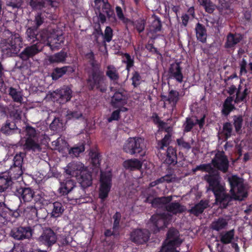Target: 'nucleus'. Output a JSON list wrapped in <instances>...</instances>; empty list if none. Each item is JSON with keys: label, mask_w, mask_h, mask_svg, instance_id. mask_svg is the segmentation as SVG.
Returning <instances> with one entry per match:
<instances>
[{"label": "nucleus", "mask_w": 252, "mask_h": 252, "mask_svg": "<svg viewBox=\"0 0 252 252\" xmlns=\"http://www.w3.org/2000/svg\"><path fill=\"white\" fill-rule=\"evenodd\" d=\"M67 57V53L63 50H61L60 52L50 56L49 57L48 60L51 63H63L65 62Z\"/></svg>", "instance_id": "obj_32"}, {"label": "nucleus", "mask_w": 252, "mask_h": 252, "mask_svg": "<svg viewBox=\"0 0 252 252\" xmlns=\"http://www.w3.org/2000/svg\"><path fill=\"white\" fill-rule=\"evenodd\" d=\"M234 101L233 96H228L224 100L221 110V113L224 116H228L231 111L235 109L232 101Z\"/></svg>", "instance_id": "obj_28"}, {"label": "nucleus", "mask_w": 252, "mask_h": 252, "mask_svg": "<svg viewBox=\"0 0 252 252\" xmlns=\"http://www.w3.org/2000/svg\"><path fill=\"white\" fill-rule=\"evenodd\" d=\"M112 176L111 172H102L100 178L99 198L104 201L108 196L112 187Z\"/></svg>", "instance_id": "obj_8"}, {"label": "nucleus", "mask_w": 252, "mask_h": 252, "mask_svg": "<svg viewBox=\"0 0 252 252\" xmlns=\"http://www.w3.org/2000/svg\"><path fill=\"white\" fill-rule=\"evenodd\" d=\"M228 181L230 186V192L232 200H241L247 197L243 178L236 175H233L228 178Z\"/></svg>", "instance_id": "obj_6"}, {"label": "nucleus", "mask_w": 252, "mask_h": 252, "mask_svg": "<svg viewBox=\"0 0 252 252\" xmlns=\"http://www.w3.org/2000/svg\"><path fill=\"white\" fill-rule=\"evenodd\" d=\"M39 241L42 244L49 248H51L57 241V233L50 227H46L39 237Z\"/></svg>", "instance_id": "obj_14"}, {"label": "nucleus", "mask_w": 252, "mask_h": 252, "mask_svg": "<svg viewBox=\"0 0 252 252\" xmlns=\"http://www.w3.org/2000/svg\"><path fill=\"white\" fill-rule=\"evenodd\" d=\"M65 172L68 175L76 177L83 189L92 184V175L85 170L84 164L80 161H73L68 163L65 169Z\"/></svg>", "instance_id": "obj_3"}, {"label": "nucleus", "mask_w": 252, "mask_h": 252, "mask_svg": "<svg viewBox=\"0 0 252 252\" xmlns=\"http://www.w3.org/2000/svg\"><path fill=\"white\" fill-rule=\"evenodd\" d=\"M64 208L62 204L58 201H56L53 204V209L51 213L52 217L58 218L62 215L64 212Z\"/></svg>", "instance_id": "obj_38"}, {"label": "nucleus", "mask_w": 252, "mask_h": 252, "mask_svg": "<svg viewBox=\"0 0 252 252\" xmlns=\"http://www.w3.org/2000/svg\"><path fill=\"white\" fill-rule=\"evenodd\" d=\"M8 94L14 102L20 103L22 102L23 100L22 94L15 88L10 87L8 90Z\"/></svg>", "instance_id": "obj_39"}, {"label": "nucleus", "mask_w": 252, "mask_h": 252, "mask_svg": "<svg viewBox=\"0 0 252 252\" xmlns=\"http://www.w3.org/2000/svg\"><path fill=\"white\" fill-rule=\"evenodd\" d=\"M92 163L93 166L95 168H98L100 165V155L96 152H92L91 155Z\"/></svg>", "instance_id": "obj_52"}, {"label": "nucleus", "mask_w": 252, "mask_h": 252, "mask_svg": "<svg viewBox=\"0 0 252 252\" xmlns=\"http://www.w3.org/2000/svg\"><path fill=\"white\" fill-rule=\"evenodd\" d=\"M114 219V223L113 225V229L114 230L118 228L120 224V222L121 219V214L120 212H117L113 216Z\"/></svg>", "instance_id": "obj_64"}, {"label": "nucleus", "mask_w": 252, "mask_h": 252, "mask_svg": "<svg viewBox=\"0 0 252 252\" xmlns=\"http://www.w3.org/2000/svg\"><path fill=\"white\" fill-rule=\"evenodd\" d=\"M153 20L150 26V30L153 32H160L162 28L161 21L159 18L156 15L153 17Z\"/></svg>", "instance_id": "obj_37"}, {"label": "nucleus", "mask_w": 252, "mask_h": 252, "mask_svg": "<svg viewBox=\"0 0 252 252\" xmlns=\"http://www.w3.org/2000/svg\"><path fill=\"white\" fill-rule=\"evenodd\" d=\"M130 239L136 244H142V229L133 230L130 233Z\"/></svg>", "instance_id": "obj_43"}, {"label": "nucleus", "mask_w": 252, "mask_h": 252, "mask_svg": "<svg viewBox=\"0 0 252 252\" xmlns=\"http://www.w3.org/2000/svg\"><path fill=\"white\" fill-rule=\"evenodd\" d=\"M175 175L173 174H167L158 179V181L161 183L164 182L171 183L174 181Z\"/></svg>", "instance_id": "obj_63"}, {"label": "nucleus", "mask_w": 252, "mask_h": 252, "mask_svg": "<svg viewBox=\"0 0 252 252\" xmlns=\"http://www.w3.org/2000/svg\"><path fill=\"white\" fill-rule=\"evenodd\" d=\"M89 63L92 68L87 71V87L91 91H97L101 93H106L108 84L104 72L100 68V64L96 63L95 59L93 61H90Z\"/></svg>", "instance_id": "obj_2"}, {"label": "nucleus", "mask_w": 252, "mask_h": 252, "mask_svg": "<svg viewBox=\"0 0 252 252\" xmlns=\"http://www.w3.org/2000/svg\"><path fill=\"white\" fill-rule=\"evenodd\" d=\"M250 93V91L249 90L247 85L245 84V89L242 93L240 94H236V97L234 99L235 103L238 104L242 102H246L247 97L248 96Z\"/></svg>", "instance_id": "obj_42"}, {"label": "nucleus", "mask_w": 252, "mask_h": 252, "mask_svg": "<svg viewBox=\"0 0 252 252\" xmlns=\"http://www.w3.org/2000/svg\"><path fill=\"white\" fill-rule=\"evenodd\" d=\"M106 75L114 84H117L120 78L118 70L113 65L107 66Z\"/></svg>", "instance_id": "obj_29"}, {"label": "nucleus", "mask_w": 252, "mask_h": 252, "mask_svg": "<svg viewBox=\"0 0 252 252\" xmlns=\"http://www.w3.org/2000/svg\"><path fill=\"white\" fill-rule=\"evenodd\" d=\"M166 210L174 215L183 213L186 211V207L178 202H171L166 206Z\"/></svg>", "instance_id": "obj_31"}, {"label": "nucleus", "mask_w": 252, "mask_h": 252, "mask_svg": "<svg viewBox=\"0 0 252 252\" xmlns=\"http://www.w3.org/2000/svg\"><path fill=\"white\" fill-rule=\"evenodd\" d=\"M103 14H105L108 19L114 18L115 17L114 11L111 9L110 4L108 2H104L102 7Z\"/></svg>", "instance_id": "obj_47"}, {"label": "nucleus", "mask_w": 252, "mask_h": 252, "mask_svg": "<svg viewBox=\"0 0 252 252\" xmlns=\"http://www.w3.org/2000/svg\"><path fill=\"white\" fill-rule=\"evenodd\" d=\"M8 172L11 174V175L13 174L15 178H18L23 173L22 167L11 166Z\"/></svg>", "instance_id": "obj_55"}, {"label": "nucleus", "mask_w": 252, "mask_h": 252, "mask_svg": "<svg viewBox=\"0 0 252 252\" xmlns=\"http://www.w3.org/2000/svg\"><path fill=\"white\" fill-rule=\"evenodd\" d=\"M13 184L12 177L8 172L0 173V192L8 189Z\"/></svg>", "instance_id": "obj_26"}, {"label": "nucleus", "mask_w": 252, "mask_h": 252, "mask_svg": "<svg viewBox=\"0 0 252 252\" xmlns=\"http://www.w3.org/2000/svg\"><path fill=\"white\" fill-rule=\"evenodd\" d=\"M102 35L103 37V42L105 44L106 42H110L112 40L113 36V31L112 29L109 26H107L105 29L103 35Z\"/></svg>", "instance_id": "obj_49"}, {"label": "nucleus", "mask_w": 252, "mask_h": 252, "mask_svg": "<svg viewBox=\"0 0 252 252\" xmlns=\"http://www.w3.org/2000/svg\"><path fill=\"white\" fill-rule=\"evenodd\" d=\"M24 213L27 217L34 218L37 217V210L34 205L26 206L24 210Z\"/></svg>", "instance_id": "obj_45"}, {"label": "nucleus", "mask_w": 252, "mask_h": 252, "mask_svg": "<svg viewBox=\"0 0 252 252\" xmlns=\"http://www.w3.org/2000/svg\"><path fill=\"white\" fill-rule=\"evenodd\" d=\"M227 224L228 222L225 219L220 217L213 221L211 224V228L214 230L219 231L224 229L227 225Z\"/></svg>", "instance_id": "obj_36"}, {"label": "nucleus", "mask_w": 252, "mask_h": 252, "mask_svg": "<svg viewBox=\"0 0 252 252\" xmlns=\"http://www.w3.org/2000/svg\"><path fill=\"white\" fill-rule=\"evenodd\" d=\"M195 31L197 40L202 43H206L207 32L205 26L199 22L197 23L195 26Z\"/></svg>", "instance_id": "obj_27"}, {"label": "nucleus", "mask_w": 252, "mask_h": 252, "mask_svg": "<svg viewBox=\"0 0 252 252\" xmlns=\"http://www.w3.org/2000/svg\"><path fill=\"white\" fill-rule=\"evenodd\" d=\"M154 123L158 125L159 129H162L164 126L166 125V123L161 121L156 113H154L151 117Z\"/></svg>", "instance_id": "obj_54"}, {"label": "nucleus", "mask_w": 252, "mask_h": 252, "mask_svg": "<svg viewBox=\"0 0 252 252\" xmlns=\"http://www.w3.org/2000/svg\"><path fill=\"white\" fill-rule=\"evenodd\" d=\"M197 1L207 13L211 14L215 10V5L211 0H197Z\"/></svg>", "instance_id": "obj_41"}, {"label": "nucleus", "mask_w": 252, "mask_h": 252, "mask_svg": "<svg viewBox=\"0 0 252 252\" xmlns=\"http://www.w3.org/2000/svg\"><path fill=\"white\" fill-rule=\"evenodd\" d=\"M183 95L184 94L182 95L177 90L169 89L168 95H163L162 98L171 104L173 110L176 108L177 104L179 101L180 97Z\"/></svg>", "instance_id": "obj_22"}, {"label": "nucleus", "mask_w": 252, "mask_h": 252, "mask_svg": "<svg viewBox=\"0 0 252 252\" xmlns=\"http://www.w3.org/2000/svg\"><path fill=\"white\" fill-rule=\"evenodd\" d=\"M24 154L20 153L16 154L13 158V164L12 166L22 167Z\"/></svg>", "instance_id": "obj_57"}, {"label": "nucleus", "mask_w": 252, "mask_h": 252, "mask_svg": "<svg viewBox=\"0 0 252 252\" xmlns=\"http://www.w3.org/2000/svg\"><path fill=\"white\" fill-rule=\"evenodd\" d=\"M72 91L70 87L63 86L62 88L54 92L53 97L60 104H64L69 101L72 97Z\"/></svg>", "instance_id": "obj_16"}, {"label": "nucleus", "mask_w": 252, "mask_h": 252, "mask_svg": "<svg viewBox=\"0 0 252 252\" xmlns=\"http://www.w3.org/2000/svg\"><path fill=\"white\" fill-rule=\"evenodd\" d=\"M19 209L12 210L4 202H0V227L12 221V219H17L20 216Z\"/></svg>", "instance_id": "obj_7"}, {"label": "nucleus", "mask_w": 252, "mask_h": 252, "mask_svg": "<svg viewBox=\"0 0 252 252\" xmlns=\"http://www.w3.org/2000/svg\"><path fill=\"white\" fill-rule=\"evenodd\" d=\"M196 123L190 117H187L186 121L183 125V131L184 132H189L191 130Z\"/></svg>", "instance_id": "obj_51"}, {"label": "nucleus", "mask_w": 252, "mask_h": 252, "mask_svg": "<svg viewBox=\"0 0 252 252\" xmlns=\"http://www.w3.org/2000/svg\"><path fill=\"white\" fill-rule=\"evenodd\" d=\"M76 183L71 179H67L60 183L58 189L59 193L62 195H67L75 187Z\"/></svg>", "instance_id": "obj_25"}, {"label": "nucleus", "mask_w": 252, "mask_h": 252, "mask_svg": "<svg viewBox=\"0 0 252 252\" xmlns=\"http://www.w3.org/2000/svg\"><path fill=\"white\" fill-rule=\"evenodd\" d=\"M177 150L175 148L169 146L166 151V158L165 162L169 165H175L177 163Z\"/></svg>", "instance_id": "obj_30"}, {"label": "nucleus", "mask_w": 252, "mask_h": 252, "mask_svg": "<svg viewBox=\"0 0 252 252\" xmlns=\"http://www.w3.org/2000/svg\"><path fill=\"white\" fill-rule=\"evenodd\" d=\"M211 163L214 168L224 173L228 171L229 161L223 151L217 152L212 159Z\"/></svg>", "instance_id": "obj_9"}, {"label": "nucleus", "mask_w": 252, "mask_h": 252, "mask_svg": "<svg viewBox=\"0 0 252 252\" xmlns=\"http://www.w3.org/2000/svg\"><path fill=\"white\" fill-rule=\"evenodd\" d=\"M155 38H151L147 44L146 45V48L147 50H148L152 54H156L157 55H161L159 51L158 50V49L154 46V43Z\"/></svg>", "instance_id": "obj_56"}, {"label": "nucleus", "mask_w": 252, "mask_h": 252, "mask_svg": "<svg viewBox=\"0 0 252 252\" xmlns=\"http://www.w3.org/2000/svg\"><path fill=\"white\" fill-rule=\"evenodd\" d=\"M82 116V114L78 111H70L67 112L66 118L67 120L78 119Z\"/></svg>", "instance_id": "obj_58"}, {"label": "nucleus", "mask_w": 252, "mask_h": 252, "mask_svg": "<svg viewBox=\"0 0 252 252\" xmlns=\"http://www.w3.org/2000/svg\"><path fill=\"white\" fill-rule=\"evenodd\" d=\"M26 39L31 43H34L35 41L41 42L44 43L48 38V32L47 31H38V29L31 27L27 29L26 32Z\"/></svg>", "instance_id": "obj_10"}, {"label": "nucleus", "mask_w": 252, "mask_h": 252, "mask_svg": "<svg viewBox=\"0 0 252 252\" xmlns=\"http://www.w3.org/2000/svg\"><path fill=\"white\" fill-rule=\"evenodd\" d=\"M176 142L177 145L181 148L189 150L191 148L189 143L185 141L183 137L177 139Z\"/></svg>", "instance_id": "obj_61"}, {"label": "nucleus", "mask_w": 252, "mask_h": 252, "mask_svg": "<svg viewBox=\"0 0 252 252\" xmlns=\"http://www.w3.org/2000/svg\"><path fill=\"white\" fill-rule=\"evenodd\" d=\"M150 220L153 224L152 230L155 234L166 227L168 223L167 215L164 213L153 215Z\"/></svg>", "instance_id": "obj_17"}, {"label": "nucleus", "mask_w": 252, "mask_h": 252, "mask_svg": "<svg viewBox=\"0 0 252 252\" xmlns=\"http://www.w3.org/2000/svg\"><path fill=\"white\" fill-rule=\"evenodd\" d=\"M209 202L206 199H201L198 203L195 204L189 210V212L196 217L202 214L204 210L209 207Z\"/></svg>", "instance_id": "obj_24"}, {"label": "nucleus", "mask_w": 252, "mask_h": 252, "mask_svg": "<svg viewBox=\"0 0 252 252\" xmlns=\"http://www.w3.org/2000/svg\"><path fill=\"white\" fill-rule=\"evenodd\" d=\"M127 98L124 92L116 91L111 98L110 104L114 108L125 106L127 103Z\"/></svg>", "instance_id": "obj_18"}, {"label": "nucleus", "mask_w": 252, "mask_h": 252, "mask_svg": "<svg viewBox=\"0 0 252 252\" xmlns=\"http://www.w3.org/2000/svg\"><path fill=\"white\" fill-rule=\"evenodd\" d=\"M182 243L179 231L175 228H171L166 233V239L163 242L160 252H180L177 248Z\"/></svg>", "instance_id": "obj_5"}, {"label": "nucleus", "mask_w": 252, "mask_h": 252, "mask_svg": "<svg viewBox=\"0 0 252 252\" xmlns=\"http://www.w3.org/2000/svg\"><path fill=\"white\" fill-rule=\"evenodd\" d=\"M123 165L125 168L130 170L140 169L142 167V162L135 158L124 161Z\"/></svg>", "instance_id": "obj_33"}, {"label": "nucleus", "mask_w": 252, "mask_h": 252, "mask_svg": "<svg viewBox=\"0 0 252 252\" xmlns=\"http://www.w3.org/2000/svg\"><path fill=\"white\" fill-rule=\"evenodd\" d=\"M232 131V125L230 122H225L223 123L222 133H223L225 140H227L231 136Z\"/></svg>", "instance_id": "obj_46"}, {"label": "nucleus", "mask_w": 252, "mask_h": 252, "mask_svg": "<svg viewBox=\"0 0 252 252\" xmlns=\"http://www.w3.org/2000/svg\"><path fill=\"white\" fill-rule=\"evenodd\" d=\"M7 32L10 36L4 39L1 46V52L6 57H12L17 54L22 47V39L19 34Z\"/></svg>", "instance_id": "obj_4"}, {"label": "nucleus", "mask_w": 252, "mask_h": 252, "mask_svg": "<svg viewBox=\"0 0 252 252\" xmlns=\"http://www.w3.org/2000/svg\"><path fill=\"white\" fill-rule=\"evenodd\" d=\"M23 2V0H6V5L13 10L21 8Z\"/></svg>", "instance_id": "obj_53"}, {"label": "nucleus", "mask_w": 252, "mask_h": 252, "mask_svg": "<svg viewBox=\"0 0 252 252\" xmlns=\"http://www.w3.org/2000/svg\"><path fill=\"white\" fill-rule=\"evenodd\" d=\"M143 166H144V170L143 169V174L145 172V174L151 175L154 168L153 164L147 160H143Z\"/></svg>", "instance_id": "obj_59"}, {"label": "nucleus", "mask_w": 252, "mask_h": 252, "mask_svg": "<svg viewBox=\"0 0 252 252\" xmlns=\"http://www.w3.org/2000/svg\"><path fill=\"white\" fill-rule=\"evenodd\" d=\"M44 47V43L37 42L32 45L27 46L19 55V57L23 61H27L35 55L41 52Z\"/></svg>", "instance_id": "obj_12"}, {"label": "nucleus", "mask_w": 252, "mask_h": 252, "mask_svg": "<svg viewBox=\"0 0 252 252\" xmlns=\"http://www.w3.org/2000/svg\"><path fill=\"white\" fill-rule=\"evenodd\" d=\"M234 231L233 230L226 232L224 234H220V241L223 244L230 243L234 238Z\"/></svg>", "instance_id": "obj_44"}, {"label": "nucleus", "mask_w": 252, "mask_h": 252, "mask_svg": "<svg viewBox=\"0 0 252 252\" xmlns=\"http://www.w3.org/2000/svg\"><path fill=\"white\" fill-rule=\"evenodd\" d=\"M34 25L32 27L38 29L39 27L44 23V18L42 16L41 13H38L33 21Z\"/></svg>", "instance_id": "obj_62"}, {"label": "nucleus", "mask_w": 252, "mask_h": 252, "mask_svg": "<svg viewBox=\"0 0 252 252\" xmlns=\"http://www.w3.org/2000/svg\"><path fill=\"white\" fill-rule=\"evenodd\" d=\"M45 1L44 0H30L29 5L33 10L41 9L45 6Z\"/></svg>", "instance_id": "obj_48"}, {"label": "nucleus", "mask_w": 252, "mask_h": 252, "mask_svg": "<svg viewBox=\"0 0 252 252\" xmlns=\"http://www.w3.org/2000/svg\"><path fill=\"white\" fill-rule=\"evenodd\" d=\"M233 125L236 133H240L243 126V118L241 115H234L233 117Z\"/></svg>", "instance_id": "obj_40"}, {"label": "nucleus", "mask_w": 252, "mask_h": 252, "mask_svg": "<svg viewBox=\"0 0 252 252\" xmlns=\"http://www.w3.org/2000/svg\"><path fill=\"white\" fill-rule=\"evenodd\" d=\"M18 129V126H16L14 123H11V120L8 119L6 121L4 125L0 128V131L6 135H10L14 133V130Z\"/></svg>", "instance_id": "obj_35"}, {"label": "nucleus", "mask_w": 252, "mask_h": 252, "mask_svg": "<svg viewBox=\"0 0 252 252\" xmlns=\"http://www.w3.org/2000/svg\"><path fill=\"white\" fill-rule=\"evenodd\" d=\"M85 151V144L82 143L81 144L74 146L71 148L69 151V154L71 156H74L77 157L79 154Z\"/></svg>", "instance_id": "obj_50"}, {"label": "nucleus", "mask_w": 252, "mask_h": 252, "mask_svg": "<svg viewBox=\"0 0 252 252\" xmlns=\"http://www.w3.org/2000/svg\"><path fill=\"white\" fill-rule=\"evenodd\" d=\"M184 75L182 67L180 62H175L171 63L167 72V79L175 80L177 82L181 83L183 81Z\"/></svg>", "instance_id": "obj_15"}, {"label": "nucleus", "mask_w": 252, "mask_h": 252, "mask_svg": "<svg viewBox=\"0 0 252 252\" xmlns=\"http://www.w3.org/2000/svg\"><path fill=\"white\" fill-rule=\"evenodd\" d=\"M74 71V67L70 65L63 66L62 67H57L53 69L51 76L53 80H57L64 75H70Z\"/></svg>", "instance_id": "obj_20"}, {"label": "nucleus", "mask_w": 252, "mask_h": 252, "mask_svg": "<svg viewBox=\"0 0 252 252\" xmlns=\"http://www.w3.org/2000/svg\"><path fill=\"white\" fill-rule=\"evenodd\" d=\"M36 138L27 137L26 140L25 147L27 150H32L34 152H39L41 150L40 145L35 141Z\"/></svg>", "instance_id": "obj_34"}, {"label": "nucleus", "mask_w": 252, "mask_h": 252, "mask_svg": "<svg viewBox=\"0 0 252 252\" xmlns=\"http://www.w3.org/2000/svg\"><path fill=\"white\" fill-rule=\"evenodd\" d=\"M33 229L29 226L13 227L10 231V235L16 240L29 239L32 236Z\"/></svg>", "instance_id": "obj_11"}, {"label": "nucleus", "mask_w": 252, "mask_h": 252, "mask_svg": "<svg viewBox=\"0 0 252 252\" xmlns=\"http://www.w3.org/2000/svg\"><path fill=\"white\" fill-rule=\"evenodd\" d=\"M63 42L64 37L62 34H54L52 36L48 35V38L44 44V46H49L52 50H55L59 49Z\"/></svg>", "instance_id": "obj_21"}, {"label": "nucleus", "mask_w": 252, "mask_h": 252, "mask_svg": "<svg viewBox=\"0 0 252 252\" xmlns=\"http://www.w3.org/2000/svg\"><path fill=\"white\" fill-rule=\"evenodd\" d=\"M34 192L30 188L20 187L17 189L16 194L21 202H29L33 199Z\"/></svg>", "instance_id": "obj_19"}, {"label": "nucleus", "mask_w": 252, "mask_h": 252, "mask_svg": "<svg viewBox=\"0 0 252 252\" xmlns=\"http://www.w3.org/2000/svg\"><path fill=\"white\" fill-rule=\"evenodd\" d=\"M25 131L27 137L31 138H36L37 133L35 128L29 125L26 126Z\"/></svg>", "instance_id": "obj_60"}, {"label": "nucleus", "mask_w": 252, "mask_h": 252, "mask_svg": "<svg viewBox=\"0 0 252 252\" xmlns=\"http://www.w3.org/2000/svg\"><path fill=\"white\" fill-rule=\"evenodd\" d=\"M242 39V35L239 33L229 32L226 36L224 47L225 49L234 50L236 45Z\"/></svg>", "instance_id": "obj_23"}, {"label": "nucleus", "mask_w": 252, "mask_h": 252, "mask_svg": "<svg viewBox=\"0 0 252 252\" xmlns=\"http://www.w3.org/2000/svg\"><path fill=\"white\" fill-rule=\"evenodd\" d=\"M221 179L219 172L204 176V180L209 184L208 190L213 192L216 203L220 205L221 208H226L232 201V197L225 192L224 186L221 183Z\"/></svg>", "instance_id": "obj_1"}, {"label": "nucleus", "mask_w": 252, "mask_h": 252, "mask_svg": "<svg viewBox=\"0 0 252 252\" xmlns=\"http://www.w3.org/2000/svg\"><path fill=\"white\" fill-rule=\"evenodd\" d=\"M140 139H141L140 138H129L124 145V151L131 155L140 154L142 152Z\"/></svg>", "instance_id": "obj_13"}]
</instances>
